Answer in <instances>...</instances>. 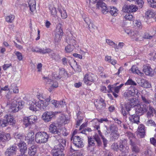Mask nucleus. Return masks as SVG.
Returning <instances> with one entry per match:
<instances>
[{"mask_svg": "<svg viewBox=\"0 0 156 156\" xmlns=\"http://www.w3.org/2000/svg\"><path fill=\"white\" fill-rule=\"evenodd\" d=\"M35 140L38 144H44L48 140L49 136L47 133L44 132H39L35 135Z\"/></svg>", "mask_w": 156, "mask_h": 156, "instance_id": "nucleus-1", "label": "nucleus"}, {"mask_svg": "<svg viewBox=\"0 0 156 156\" xmlns=\"http://www.w3.org/2000/svg\"><path fill=\"white\" fill-rule=\"evenodd\" d=\"M135 108L136 114L139 115H141L146 112L147 113L149 111L148 106L142 103L137 104Z\"/></svg>", "mask_w": 156, "mask_h": 156, "instance_id": "nucleus-2", "label": "nucleus"}, {"mask_svg": "<svg viewBox=\"0 0 156 156\" xmlns=\"http://www.w3.org/2000/svg\"><path fill=\"white\" fill-rule=\"evenodd\" d=\"M57 124L52 122L49 126V131L52 134L55 135L54 137L56 139L60 138L61 133L59 131Z\"/></svg>", "mask_w": 156, "mask_h": 156, "instance_id": "nucleus-3", "label": "nucleus"}, {"mask_svg": "<svg viewBox=\"0 0 156 156\" xmlns=\"http://www.w3.org/2000/svg\"><path fill=\"white\" fill-rule=\"evenodd\" d=\"M58 112H45L42 115V119L45 122H49L52 119Z\"/></svg>", "mask_w": 156, "mask_h": 156, "instance_id": "nucleus-4", "label": "nucleus"}, {"mask_svg": "<svg viewBox=\"0 0 156 156\" xmlns=\"http://www.w3.org/2000/svg\"><path fill=\"white\" fill-rule=\"evenodd\" d=\"M109 130L111 132L110 137L112 140L117 139L119 136L118 132V128L114 124H111L109 126Z\"/></svg>", "mask_w": 156, "mask_h": 156, "instance_id": "nucleus-5", "label": "nucleus"}, {"mask_svg": "<svg viewBox=\"0 0 156 156\" xmlns=\"http://www.w3.org/2000/svg\"><path fill=\"white\" fill-rule=\"evenodd\" d=\"M131 38L136 41H141L143 40V37L141 34L137 31H130L129 32H126Z\"/></svg>", "mask_w": 156, "mask_h": 156, "instance_id": "nucleus-6", "label": "nucleus"}, {"mask_svg": "<svg viewBox=\"0 0 156 156\" xmlns=\"http://www.w3.org/2000/svg\"><path fill=\"white\" fill-rule=\"evenodd\" d=\"M73 140L74 144L79 148H81L84 146L83 139L78 136H73L71 140Z\"/></svg>", "mask_w": 156, "mask_h": 156, "instance_id": "nucleus-7", "label": "nucleus"}, {"mask_svg": "<svg viewBox=\"0 0 156 156\" xmlns=\"http://www.w3.org/2000/svg\"><path fill=\"white\" fill-rule=\"evenodd\" d=\"M132 107L131 105L127 101V102H126L124 105V107L123 104H121L120 105V108H121V113L124 116L126 117V115L127 114V112H126L125 109V108L126 110V111L130 115V114L129 111L130 110L131 108Z\"/></svg>", "mask_w": 156, "mask_h": 156, "instance_id": "nucleus-8", "label": "nucleus"}, {"mask_svg": "<svg viewBox=\"0 0 156 156\" xmlns=\"http://www.w3.org/2000/svg\"><path fill=\"white\" fill-rule=\"evenodd\" d=\"M31 50L33 52L39 53L43 54H49L52 52V50L46 47L42 48H39L37 47H33L31 48Z\"/></svg>", "mask_w": 156, "mask_h": 156, "instance_id": "nucleus-9", "label": "nucleus"}, {"mask_svg": "<svg viewBox=\"0 0 156 156\" xmlns=\"http://www.w3.org/2000/svg\"><path fill=\"white\" fill-rule=\"evenodd\" d=\"M62 24L61 23H59L58 25V27L59 28L57 30L55 37V41L56 42H58L61 40L63 34V30L62 29Z\"/></svg>", "mask_w": 156, "mask_h": 156, "instance_id": "nucleus-10", "label": "nucleus"}, {"mask_svg": "<svg viewBox=\"0 0 156 156\" xmlns=\"http://www.w3.org/2000/svg\"><path fill=\"white\" fill-rule=\"evenodd\" d=\"M127 144V142L126 139H124L121 140L119 143V149L125 153H128L129 148L126 146Z\"/></svg>", "mask_w": 156, "mask_h": 156, "instance_id": "nucleus-11", "label": "nucleus"}, {"mask_svg": "<svg viewBox=\"0 0 156 156\" xmlns=\"http://www.w3.org/2000/svg\"><path fill=\"white\" fill-rule=\"evenodd\" d=\"M138 90L135 89L133 87H131L127 92H125L123 94V96L126 99L128 98V97L132 96H134L137 94Z\"/></svg>", "mask_w": 156, "mask_h": 156, "instance_id": "nucleus-12", "label": "nucleus"}, {"mask_svg": "<svg viewBox=\"0 0 156 156\" xmlns=\"http://www.w3.org/2000/svg\"><path fill=\"white\" fill-rule=\"evenodd\" d=\"M16 147L12 146L8 148L5 152L6 156H12L16 154Z\"/></svg>", "mask_w": 156, "mask_h": 156, "instance_id": "nucleus-13", "label": "nucleus"}, {"mask_svg": "<svg viewBox=\"0 0 156 156\" xmlns=\"http://www.w3.org/2000/svg\"><path fill=\"white\" fill-rule=\"evenodd\" d=\"M134 140H131L129 143L131 146V149L132 151L135 153H137L140 152V148L136 145Z\"/></svg>", "mask_w": 156, "mask_h": 156, "instance_id": "nucleus-14", "label": "nucleus"}, {"mask_svg": "<svg viewBox=\"0 0 156 156\" xmlns=\"http://www.w3.org/2000/svg\"><path fill=\"white\" fill-rule=\"evenodd\" d=\"M37 107L41 110H46L48 106V103L44 100H41L37 102Z\"/></svg>", "mask_w": 156, "mask_h": 156, "instance_id": "nucleus-15", "label": "nucleus"}, {"mask_svg": "<svg viewBox=\"0 0 156 156\" xmlns=\"http://www.w3.org/2000/svg\"><path fill=\"white\" fill-rule=\"evenodd\" d=\"M18 146L21 154H24L27 149L26 144L24 142H21L18 144Z\"/></svg>", "mask_w": 156, "mask_h": 156, "instance_id": "nucleus-16", "label": "nucleus"}, {"mask_svg": "<svg viewBox=\"0 0 156 156\" xmlns=\"http://www.w3.org/2000/svg\"><path fill=\"white\" fill-rule=\"evenodd\" d=\"M58 141L59 144L56 146L57 149L64 150L66 146V141L65 139L60 138L56 139Z\"/></svg>", "mask_w": 156, "mask_h": 156, "instance_id": "nucleus-17", "label": "nucleus"}, {"mask_svg": "<svg viewBox=\"0 0 156 156\" xmlns=\"http://www.w3.org/2000/svg\"><path fill=\"white\" fill-rule=\"evenodd\" d=\"M94 80L92 75L86 74L85 75L83 81L86 84L90 85L91 83L94 81Z\"/></svg>", "mask_w": 156, "mask_h": 156, "instance_id": "nucleus-18", "label": "nucleus"}, {"mask_svg": "<svg viewBox=\"0 0 156 156\" xmlns=\"http://www.w3.org/2000/svg\"><path fill=\"white\" fill-rule=\"evenodd\" d=\"M29 108L31 110L36 111L37 110V102L35 99H32L29 102Z\"/></svg>", "mask_w": 156, "mask_h": 156, "instance_id": "nucleus-19", "label": "nucleus"}, {"mask_svg": "<svg viewBox=\"0 0 156 156\" xmlns=\"http://www.w3.org/2000/svg\"><path fill=\"white\" fill-rule=\"evenodd\" d=\"M54 77L57 79H60L61 77L66 76L67 73L64 69L62 68L59 69V75L54 74Z\"/></svg>", "mask_w": 156, "mask_h": 156, "instance_id": "nucleus-20", "label": "nucleus"}, {"mask_svg": "<svg viewBox=\"0 0 156 156\" xmlns=\"http://www.w3.org/2000/svg\"><path fill=\"white\" fill-rule=\"evenodd\" d=\"M34 133L33 131L29 132L25 137V140H27L28 144H31L34 141Z\"/></svg>", "mask_w": 156, "mask_h": 156, "instance_id": "nucleus-21", "label": "nucleus"}, {"mask_svg": "<svg viewBox=\"0 0 156 156\" xmlns=\"http://www.w3.org/2000/svg\"><path fill=\"white\" fill-rule=\"evenodd\" d=\"M4 120L6 121V126L9 123L12 125L15 123L13 117L10 115H6L4 117Z\"/></svg>", "mask_w": 156, "mask_h": 156, "instance_id": "nucleus-22", "label": "nucleus"}, {"mask_svg": "<svg viewBox=\"0 0 156 156\" xmlns=\"http://www.w3.org/2000/svg\"><path fill=\"white\" fill-rule=\"evenodd\" d=\"M136 114H134L130 115L129 117V120L132 123L138 124L140 122V118Z\"/></svg>", "mask_w": 156, "mask_h": 156, "instance_id": "nucleus-23", "label": "nucleus"}, {"mask_svg": "<svg viewBox=\"0 0 156 156\" xmlns=\"http://www.w3.org/2000/svg\"><path fill=\"white\" fill-rule=\"evenodd\" d=\"M138 134L140 137L143 138L144 137L145 134V126L142 125H140L138 127Z\"/></svg>", "mask_w": 156, "mask_h": 156, "instance_id": "nucleus-24", "label": "nucleus"}, {"mask_svg": "<svg viewBox=\"0 0 156 156\" xmlns=\"http://www.w3.org/2000/svg\"><path fill=\"white\" fill-rule=\"evenodd\" d=\"M20 109L17 105V102L16 101H14L11 104L10 110L11 112H17Z\"/></svg>", "mask_w": 156, "mask_h": 156, "instance_id": "nucleus-25", "label": "nucleus"}, {"mask_svg": "<svg viewBox=\"0 0 156 156\" xmlns=\"http://www.w3.org/2000/svg\"><path fill=\"white\" fill-rule=\"evenodd\" d=\"M37 146L32 145L28 148V154L31 156H34L36 153Z\"/></svg>", "mask_w": 156, "mask_h": 156, "instance_id": "nucleus-26", "label": "nucleus"}, {"mask_svg": "<svg viewBox=\"0 0 156 156\" xmlns=\"http://www.w3.org/2000/svg\"><path fill=\"white\" fill-rule=\"evenodd\" d=\"M71 67L74 69H76L78 71L80 70V67L78 66L77 63L74 60L72 59L70 62H68Z\"/></svg>", "mask_w": 156, "mask_h": 156, "instance_id": "nucleus-27", "label": "nucleus"}, {"mask_svg": "<svg viewBox=\"0 0 156 156\" xmlns=\"http://www.w3.org/2000/svg\"><path fill=\"white\" fill-rule=\"evenodd\" d=\"M10 138V135L9 133H0V140L4 141L9 140Z\"/></svg>", "mask_w": 156, "mask_h": 156, "instance_id": "nucleus-28", "label": "nucleus"}, {"mask_svg": "<svg viewBox=\"0 0 156 156\" xmlns=\"http://www.w3.org/2000/svg\"><path fill=\"white\" fill-rule=\"evenodd\" d=\"M143 71L147 75L150 76L152 75L153 70L150 66H144Z\"/></svg>", "mask_w": 156, "mask_h": 156, "instance_id": "nucleus-29", "label": "nucleus"}, {"mask_svg": "<svg viewBox=\"0 0 156 156\" xmlns=\"http://www.w3.org/2000/svg\"><path fill=\"white\" fill-rule=\"evenodd\" d=\"M29 6L31 12L34 11L36 9V2L35 0H30L28 2Z\"/></svg>", "mask_w": 156, "mask_h": 156, "instance_id": "nucleus-30", "label": "nucleus"}, {"mask_svg": "<svg viewBox=\"0 0 156 156\" xmlns=\"http://www.w3.org/2000/svg\"><path fill=\"white\" fill-rule=\"evenodd\" d=\"M141 98L142 102L141 103H143L144 104H146L147 105H148L149 108V106H151L149 105V104L151 102V101L147 97H146L144 95H142Z\"/></svg>", "mask_w": 156, "mask_h": 156, "instance_id": "nucleus-31", "label": "nucleus"}, {"mask_svg": "<svg viewBox=\"0 0 156 156\" xmlns=\"http://www.w3.org/2000/svg\"><path fill=\"white\" fill-rule=\"evenodd\" d=\"M66 42L68 44L73 45L74 46V45L76 44V40L73 38L72 36L71 37H69L66 38Z\"/></svg>", "mask_w": 156, "mask_h": 156, "instance_id": "nucleus-32", "label": "nucleus"}, {"mask_svg": "<svg viewBox=\"0 0 156 156\" xmlns=\"http://www.w3.org/2000/svg\"><path fill=\"white\" fill-rule=\"evenodd\" d=\"M49 56L53 59L56 60L58 61L60 58L59 55L57 53L54 52L52 50V52L49 54Z\"/></svg>", "mask_w": 156, "mask_h": 156, "instance_id": "nucleus-33", "label": "nucleus"}, {"mask_svg": "<svg viewBox=\"0 0 156 156\" xmlns=\"http://www.w3.org/2000/svg\"><path fill=\"white\" fill-rule=\"evenodd\" d=\"M94 140L97 143V145L98 147H100L102 145V142L101 139L98 135L97 134H95L93 136Z\"/></svg>", "mask_w": 156, "mask_h": 156, "instance_id": "nucleus-34", "label": "nucleus"}, {"mask_svg": "<svg viewBox=\"0 0 156 156\" xmlns=\"http://www.w3.org/2000/svg\"><path fill=\"white\" fill-rule=\"evenodd\" d=\"M49 86H50V87L49 88L48 90L49 91L51 92L54 88L58 87V84L57 81L52 80Z\"/></svg>", "mask_w": 156, "mask_h": 156, "instance_id": "nucleus-35", "label": "nucleus"}, {"mask_svg": "<svg viewBox=\"0 0 156 156\" xmlns=\"http://www.w3.org/2000/svg\"><path fill=\"white\" fill-rule=\"evenodd\" d=\"M127 101L132 107H135L137 105V101L135 98H132L128 99Z\"/></svg>", "mask_w": 156, "mask_h": 156, "instance_id": "nucleus-36", "label": "nucleus"}, {"mask_svg": "<svg viewBox=\"0 0 156 156\" xmlns=\"http://www.w3.org/2000/svg\"><path fill=\"white\" fill-rule=\"evenodd\" d=\"M106 42L109 45L114 48L115 49H118V47L116 44L109 39H106Z\"/></svg>", "mask_w": 156, "mask_h": 156, "instance_id": "nucleus-37", "label": "nucleus"}, {"mask_svg": "<svg viewBox=\"0 0 156 156\" xmlns=\"http://www.w3.org/2000/svg\"><path fill=\"white\" fill-rule=\"evenodd\" d=\"M91 122L93 124V126L96 130L100 129V124L99 122L96 119H94L92 120Z\"/></svg>", "mask_w": 156, "mask_h": 156, "instance_id": "nucleus-38", "label": "nucleus"}, {"mask_svg": "<svg viewBox=\"0 0 156 156\" xmlns=\"http://www.w3.org/2000/svg\"><path fill=\"white\" fill-rule=\"evenodd\" d=\"M29 122L30 124H33L37 120V116L35 115H31L28 117Z\"/></svg>", "mask_w": 156, "mask_h": 156, "instance_id": "nucleus-39", "label": "nucleus"}, {"mask_svg": "<svg viewBox=\"0 0 156 156\" xmlns=\"http://www.w3.org/2000/svg\"><path fill=\"white\" fill-rule=\"evenodd\" d=\"M63 151L57 149V151L53 153V156H64V154L63 153Z\"/></svg>", "mask_w": 156, "mask_h": 156, "instance_id": "nucleus-40", "label": "nucleus"}, {"mask_svg": "<svg viewBox=\"0 0 156 156\" xmlns=\"http://www.w3.org/2000/svg\"><path fill=\"white\" fill-rule=\"evenodd\" d=\"M149 112H147V115L151 116L153 115V114H155V116L156 117V111L151 106H149Z\"/></svg>", "mask_w": 156, "mask_h": 156, "instance_id": "nucleus-41", "label": "nucleus"}, {"mask_svg": "<svg viewBox=\"0 0 156 156\" xmlns=\"http://www.w3.org/2000/svg\"><path fill=\"white\" fill-rule=\"evenodd\" d=\"M80 112H78L76 114L77 119L76 120V126H79L80 123L82 122L83 118L80 115Z\"/></svg>", "mask_w": 156, "mask_h": 156, "instance_id": "nucleus-42", "label": "nucleus"}, {"mask_svg": "<svg viewBox=\"0 0 156 156\" xmlns=\"http://www.w3.org/2000/svg\"><path fill=\"white\" fill-rule=\"evenodd\" d=\"M58 11L61 14V17L62 19H65L67 17V15L65 10L63 9H59Z\"/></svg>", "mask_w": 156, "mask_h": 156, "instance_id": "nucleus-43", "label": "nucleus"}, {"mask_svg": "<svg viewBox=\"0 0 156 156\" xmlns=\"http://www.w3.org/2000/svg\"><path fill=\"white\" fill-rule=\"evenodd\" d=\"M15 16L12 15H10L7 16L5 18L6 21L8 23H12L15 19Z\"/></svg>", "mask_w": 156, "mask_h": 156, "instance_id": "nucleus-44", "label": "nucleus"}, {"mask_svg": "<svg viewBox=\"0 0 156 156\" xmlns=\"http://www.w3.org/2000/svg\"><path fill=\"white\" fill-rule=\"evenodd\" d=\"M95 105L97 109H101L105 107V103L97 102Z\"/></svg>", "mask_w": 156, "mask_h": 156, "instance_id": "nucleus-45", "label": "nucleus"}, {"mask_svg": "<svg viewBox=\"0 0 156 156\" xmlns=\"http://www.w3.org/2000/svg\"><path fill=\"white\" fill-rule=\"evenodd\" d=\"M146 17L147 19H150L152 18L154 15L153 11L149 10L146 12L145 13Z\"/></svg>", "mask_w": 156, "mask_h": 156, "instance_id": "nucleus-46", "label": "nucleus"}, {"mask_svg": "<svg viewBox=\"0 0 156 156\" xmlns=\"http://www.w3.org/2000/svg\"><path fill=\"white\" fill-rule=\"evenodd\" d=\"M118 11L117 9L115 7H113L112 8H111L110 13L112 15L115 16L117 15Z\"/></svg>", "mask_w": 156, "mask_h": 156, "instance_id": "nucleus-47", "label": "nucleus"}, {"mask_svg": "<svg viewBox=\"0 0 156 156\" xmlns=\"http://www.w3.org/2000/svg\"><path fill=\"white\" fill-rule=\"evenodd\" d=\"M74 46L68 44L65 47V50L66 52L70 53L72 52Z\"/></svg>", "mask_w": 156, "mask_h": 156, "instance_id": "nucleus-48", "label": "nucleus"}, {"mask_svg": "<svg viewBox=\"0 0 156 156\" xmlns=\"http://www.w3.org/2000/svg\"><path fill=\"white\" fill-rule=\"evenodd\" d=\"M88 143L89 147L94 146L95 144L94 139L92 137H88Z\"/></svg>", "mask_w": 156, "mask_h": 156, "instance_id": "nucleus-49", "label": "nucleus"}, {"mask_svg": "<svg viewBox=\"0 0 156 156\" xmlns=\"http://www.w3.org/2000/svg\"><path fill=\"white\" fill-rule=\"evenodd\" d=\"M126 135L129 138L130 140L129 143H130L131 140H134V141H135L136 138L133 134L130 132H127L126 133Z\"/></svg>", "mask_w": 156, "mask_h": 156, "instance_id": "nucleus-50", "label": "nucleus"}, {"mask_svg": "<svg viewBox=\"0 0 156 156\" xmlns=\"http://www.w3.org/2000/svg\"><path fill=\"white\" fill-rule=\"evenodd\" d=\"M130 12H135L138 9V7L135 5H129Z\"/></svg>", "mask_w": 156, "mask_h": 156, "instance_id": "nucleus-51", "label": "nucleus"}, {"mask_svg": "<svg viewBox=\"0 0 156 156\" xmlns=\"http://www.w3.org/2000/svg\"><path fill=\"white\" fill-rule=\"evenodd\" d=\"M50 12L52 15H55L57 12L56 9L53 6L50 5L49 7Z\"/></svg>", "mask_w": 156, "mask_h": 156, "instance_id": "nucleus-52", "label": "nucleus"}, {"mask_svg": "<svg viewBox=\"0 0 156 156\" xmlns=\"http://www.w3.org/2000/svg\"><path fill=\"white\" fill-rule=\"evenodd\" d=\"M133 22L135 26L137 27L139 29H141L142 28V26L141 23L140 21L135 20Z\"/></svg>", "mask_w": 156, "mask_h": 156, "instance_id": "nucleus-53", "label": "nucleus"}, {"mask_svg": "<svg viewBox=\"0 0 156 156\" xmlns=\"http://www.w3.org/2000/svg\"><path fill=\"white\" fill-rule=\"evenodd\" d=\"M14 53L17 56V59L19 61H21L22 60L23 57L22 54L19 51H15Z\"/></svg>", "mask_w": 156, "mask_h": 156, "instance_id": "nucleus-54", "label": "nucleus"}, {"mask_svg": "<svg viewBox=\"0 0 156 156\" xmlns=\"http://www.w3.org/2000/svg\"><path fill=\"white\" fill-rule=\"evenodd\" d=\"M38 98L39 101L43 100L45 99L46 97L42 93H38L36 96Z\"/></svg>", "mask_w": 156, "mask_h": 156, "instance_id": "nucleus-55", "label": "nucleus"}, {"mask_svg": "<svg viewBox=\"0 0 156 156\" xmlns=\"http://www.w3.org/2000/svg\"><path fill=\"white\" fill-rule=\"evenodd\" d=\"M125 85H136V83L135 82L133 81V80L131 79H129L125 83Z\"/></svg>", "mask_w": 156, "mask_h": 156, "instance_id": "nucleus-56", "label": "nucleus"}, {"mask_svg": "<svg viewBox=\"0 0 156 156\" xmlns=\"http://www.w3.org/2000/svg\"><path fill=\"white\" fill-rule=\"evenodd\" d=\"M125 19L128 20L132 21L133 20V16L132 15L127 13L124 16Z\"/></svg>", "mask_w": 156, "mask_h": 156, "instance_id": "nucleus-57", "label": "nucleus"}, {"mask_svg": "<svg viewBox=\"0 0 156 156\" xmlns=\"http://www.w3.org/2000/svg\"><path fill=\"white\" fill-rule=\"evenodd\" d=\"M119 147L117 143H114L111 146V148L115 151H117L119 149Z\"/></svg>", "mask_w": 156, "mask_h": 156, "instance_id": "nucleus-58", "label": "nucleus"}, {"mask_svg": "<svg viewBox=\"0 0 156 156\" xmlns=\"http://www.w3.org/2000/svg\"><path fill=\"white\" fill-rule=\"evenodd\" d=\"M11 89H12L13 92L15 93H18L19 92V90L17 87L14 84H12L11 85Z\"/></svg>", "mask_w": 156, "mask_h": 156, "instance_id": "nucleus-59", "label": "nucleus"}, {"mask_svg": "<svg viewBox=\"0 0 156 156\" xmlns=\"http://www.w3.org/2000/svg\"><path fill=\"white\" fill-rule=\"evenodd\" d=\"M129 7V5H124L122 7L123 11L125 12H127V13L130 12Z\"/></svg>", "mask_w": 156, "mask_h": 156, "instance_id": "nucleus-60", "label": "nucleus"}, {"mask_svg": "<svg viewBox=\"0 0 156 156\" xmlns=\"http://www.w3.org/2000/svg\"><path fill=\"white\" fill-rule=\"evenodd\" d=\"M43 79L44 80L45 82L46 83V84L49 85L50 84V83L52 80L51 79H49L48 77L44 76L43 77Z\"/></svg>", "mask_w": 156, "mask_h": 156, "instance_id": "nucleus-61", "label": "nucleus"}, {"mask_svg": "<svg viewBox=\"0 0 156 156\" xmlns=\"http://www.w3.org/2000/svg\"><path fill=\"white\" fill-rule=\"evenodd\" d=\"M84 21L88 25L89 29L91 28L90 25V24L91 21L90 19L88 17H86L85 18L84 20Z\"/></svg>", "mask_w": 156, "mask_h": 156, "instance_id": "nucleus-62", "label": "nucleus"}, {"mask_svg": "<svg viewBox=\"0 0 156 156\" xmlns=\"http://www.w3.org/2000/svg\"><path fill=\"white\" fill-rule=\"evenodd\" d=\"M142 86L145 88H149L151 87V85L147 81H145Z\"/></svg>", "mask_w": 156, "mask_h": 156, "instance_id": "nucleus-63", "label": "nucleus"}, {"mask_svg": "<svg viewBox=\"0 0 156 156\" xmlns=\"http://www.w3.org/2000/svg\"><path fill=\"white\" fill-rule=\"evenodd\" d=\"M28 119V117H25L23 119V124L25 125L26 127L30 125Z\"/></svg>", "mask_w": 156, "mask_h": 156, "instance_id": "nucleus-64", "label": "nucleus"}]
</instances>
